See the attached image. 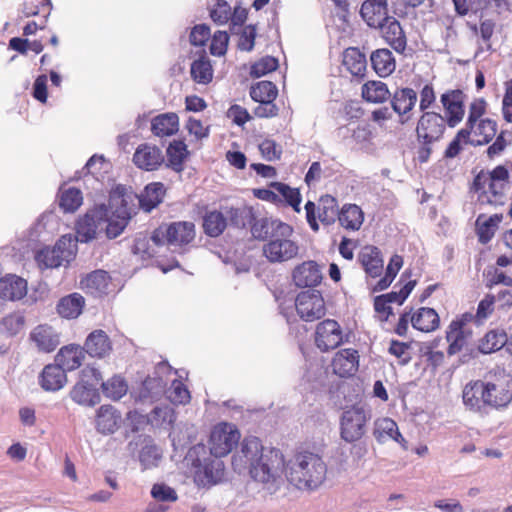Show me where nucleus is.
Returning <instances> with one entry per match:
<instances>
[{
	"label": "nucleus",
	"instance_id": "nucleus-1",
	"mask_svg": "<svg viewBox=\"0 0 512 512\" xmlns=\"http://www.w3.org/2000/svg\"><path fill=\"white\" fill-rule=\"evenodd\" d=\"M234 471L247 473L264 488L275 491L282 482L285 457L280 449L266 447L256 436H246L231 460Z\"/></svg>",
	"mask_w": 512,
	"mask_h": 512
},
{
	"label": "nucleus",
	"instance_id": "nucleus-2",
	"mask_svg": "<svg viewBox=\"0 0 512 512\" xmlns=\"http://www.w3.org/2000/svg\"><path fill=\"white\" fill-rule=\"evenodd\" d=\"M326 473V464L319 455L301 451L290 459L286 477L298 489L314 490L325 481Z\"/></svg>",
	"mask_w": 512,
	"mask_h": 512
},
{
	"label": "nucleus",
	"instance_id": "nucleus-3",
	"mask_svg": "<svg viewBox=\"0 0 512 512\" xmlns=\"http://www.w3.org/2000/svg\"><path fill=\"white\" fill-rule=\"evenodd\" d=\"M472 189L480 205L503 206L510 190L507 166L497 165L492 170L480 171L474 177Z\"/></svg>",
	"mask_w": 512,
	"mask_h": 512
},
{
	"label": "nucleus",
	"instance_id": "nucleus-4",
	"mask_svg": "<svg viewBox=\"0 0 512 512\" xmlns=\"http://www.w3.org/2000/svg\"><path fill=\"white\" fill-rule=\"evenodd\" d=\"M487 101L474 98L468 106L465 126L460 129V136L466 135L472 146H483L490 143L497 135V121L487 117Z\"/></svg>",
	"mask_w": 512,
	"mask_h": 512
},
{
	"label": "nucleus",
	"instance_id": "nucleus-5",
	"mask_svg": "<svg viewBox=\"0 0 512 512\" xmlns=\"http://www.w3.org/2000/svg\"><path fill=\"white\" fill-rule=\"evenodd\" d=\"M196 236L195 224L191 221L163 223L151 236L156 245H167L174 249H183L190 245Z\"/></svg>",
	"mask_w": 512,
	"mask_h": 512
},
{
	"label": "nucleus",
	"instance_id": "nucleus-6",
	"mask_svg": "<svg viewBox=\"0 0 512 512\" xmlns=\"http://www.w3.org/2000/svg\"><path fill=\"white\" fill-rule=\"evenodd\" d=\"M304 209L310 229L313 232H318L320 229L319 222L325 226L335 223L339 207L335 197L325 194L319 198L317 204L310 200L307 201Z\"/></svg>",
	"mask_w": 512,
	"mask_h": 512
},
{
	"label": "nucleus",
	"instance_id": "nucleus-7",
	"mask_svg": "<svg viewBox=\"0 0 512 512\" xmlns=\"http://www.w3.org/2000/svg\"><path fill=\"white\" fill-rule=\"evenodd\" d=\"M228 221L234 226L244 225L243 211L233 206H224L220 210L208 211L203 217L204 233L216 238L227 228Z\"/></svg>",
	"mask_w": 512,
	"mask_h": 512
},
{
	"label": "nucleus",
	"instance_id": "nucleus-8",
	"mask_svg": "<svg viewBox=\"0 0 512 512\" xmlns=\"http://www.w3.org/2000/svg\"><path fill=\"white\" fill-rule=\"evenodd\" d=\"M240 437V431L234 424L218 423L212 428L208 440L210 453L216 458L227 456L239 443Z\"/></svg>",
	"mask_w": 512,
	"mask_h": 512
},
{
	"label": "nucleus",
	"instance_id": "nucleus-9",
	"mask_svg": "<svg viewBox=\"0 0 512 512\" xmlns=\"http://www.w3.org/2000/svg\"><path fill=\"white\" fill-rule=\"evenodd\" d=\"M474 321V315L471 312H465L451 321L446 330V340L449 343L447 353L455 355L461 352L472 338V330L468 324Z\"/></svg>",
	"mask_w": 512,
	"mask_h": 512
},
{
	"label": "nucleus",
	"instance_id": "nucleus-10",
	"mask_svg": "<svg viewBox=\"0 0 512 512\" xmlns=\"http://www.w3.org/2000/svg\"><path fill=\"white\" fill-rule=\"evenodd\" d=\"M370 417L361 407L345 410L340 421L341 438L349 443L360 440L366 433V424Z\"/></svg>",
	"mask_w": 512,
	"mask_h": 512
},
{
	"label": "nucleus",
	"instance_id": "nucleus-11",
	"mask_svg": "<svg viewBox=\"0 0 512 512\" xmlns=\"http://www.w3.org/2000/svg\"><path fill=\"white\" fill-rule=\"evenodd\" d=\"M295 308L298 316L306 322L319 320L326 314L324 298L317 290L300 292L295 299Z\"/></svg>",
	"mask_w": 512,
	"mask_h": 512
},
{
	"label": "nucleus",
	"instance_id": "nucleus-12",
	"mask_svg": "<svg viewBox=\"0 0 512 512\" xmlns=\"http://www.w3.org/2000/svg\"><path fill=\"white\" fill-rule=\"evenodd\" d=\"M467 95L462 89H447L440 95L444 115L442 117L451 128L459 125L465 116Z\"/></svg>",
	"mask_w": 512,
	"mask_h": 512
},
{
	"label": "nucleus",
	"instance_id": "nucleus-13",
	"mask_svg": "<svg viewBox=\"0 0 512 512\" xmlns=\"http://www.w3.org/2000/svg\"><path fill=\"white\" fill-rule=\"evenodd\" d=\"M447 122L439 112H424L416 126L417 139L420 143L439 141L446 130Z\"/></svg>",
	"mask_w": 512,
	"mask_h": 512
},
{
	"label": "nucleus",
	"instance_id": "nucleus-14",
	"mask_svg": "<svg viewBox=\"0 0 512 512\" xmlns=\"http://www.w3.org/2000/svg\"><path fill=\"white\" fill-rule=\"evenodd\" d=\"M314 342L321 352L333 350L344 342L343 329L336 320L325 319L316 326Z\"/></svg>",
	"mask_w": 512,
	"mask_h": 512
},
{
	"label": "nucleus",
	"instance_id": "nucleus-15",
	"mask_svg": "<svg viewBox=\"0 0 512 512\" xmlns=\"http://www.w3.org/2000/svg\"><path fill=\"white\" fill-rule=\"evenodd\" d=\"M417 92L410 87L396 88L389 98L392 110L398 116V122L406 125L413 120L417 103Z\"/></svg>",
	"mask_w": 512,
	"mask_h": 512
},
{
	"label": "nucleus",
	"instance_id": "nucleus-16",
	"mask_svg": "<svg viewBox=\"0 0 512 512\" xmlns=\"http://www.w3.org/2000/svg\"><path fill=\"white\" fill-rule=\"evenodd\" d=\"M292 235L273 236L263 246L265 257L272 263L285 262L295 258L299 247L297 243L291 240Z\"/></svg>",
	"mask_w": 512,
	"mask_h": 512
},
{
	"label": "nucleus",
	"instance_id": "nucleus-17",
	"mask_svg": "<svg viewBox=\"0 0 512 512\" xmlns=\"http://www.w3.org/2000/svg\"><path fill=\"white\" fill-rule=\"evenodd\" d=\"M136 201L138 196L124 185L114 187L109 195V207L113 217H121L123 212L128 214V220H130L137 211Z\"/></svg>",
	"mask_w": 512,
	"mask_h": 512
},
{
	"label": "nucleus",
	"instance_id": "nucleus-18",
	"mask_svg": "<svg viewBox=\"0 0 512 512\" xmlns=\"http://www.w3.org/2000/svg\"><path fill=\"white\" fill-rule=\"evenodd\" d=\"M360 355L354 348H343L335 353L331 361V368L340 378L353 377L359 369Z\"/></svg>",
	"mask_w": 512,
	"mask_h": 512
},
{
	"label": "nucleus",
	"instance_id": "nucleus-19",
	"mask_svg": "<svg viewBox=\"0 0 512 512\" xmlns=\"http://www.w3.org/2000/svg\"><path fill=\"white\" fill-rule=\"evenodd\" d=\"M133 163L141 170L155 171L164 163V156L159 147L144 143L136 148Z\"/></svg>",
	"mask_w": 512,
	"mask_h": 512
},
{
	"label": "nucleus",
	"instance_id": "nucleus-20",
	"mask_svg": "<svg viewBox=\"0 0 512 512\" xmlns=\"http://www.w3.org/2000/svg\"><path fill=\"white\" fill-rule=\"evenodd\" d=\"M29 340L43 353H51L60 345L59 333L48 324L34 327L29 334Z\"/></svg>",
	"mask_w": 512,
	"mask_h": 512
},
{
	"label": "nucleus",
	"instance_id": "nucleus-21",
	"mask_svg": "<svg viewBox=\"0 0 512 512\" xmlns=\"http://www.w3.org/2000/svg\"><path fill=\"white\" fill-rule=\"evenodd\" d=\"M251 233L255 239L265 240L273 236L292 235L293 228L279 220H272L268 218L256 219L251 226Z\"/></svg>",
	"mask_w": 512,
	"mask_h": 512
},
{
	"label": "nucleus",
	"instance_id": "nucleus-22",
	"mask_svg": "<svg viewBox=\"0 0 512 512\" xmlns=\"http://www.w3.org/2000/svg\"><path fill=\"white\" fill-rule=\"evenodd\" d=\"M122 423V415L118 409L109 404L101 405L95 416L96 430L103 435L115 433Z\"/></svg>",
	"mask_w": 512,
	"mask_h": 512
},
{
	"label": "nucleus",
	"instance_id": "nucleus-23",
	"mask_svg": "<svg viewBox=\"0 0 512 512\" xmlns=\"http://www.w3.org/2000/svg\"><path fill=\"white\" fill-rule=\"evenodd\" d=\"M292 279L297 287H315L322 281V272L315 261H304L294 268Z\"/></svg>",
	"mask_w": 512,
	"mask_h": 512
},
{
	"label": "nucleus",
	"instance_id": "nucleus-24",
	"mask_svg": "<svg viewBox=\"0 0 512 512\" xmlns=\"http://www.w3.org/2000/svg\"><path fill=\"white\" fill-rule=\"evenodd\" d=\"M487 382L481 380L470 381L467 383L462 392L464 405L475 412H480L486 405Z\"/></svg>",
	"mask_w": 512,
	"mask_h": 512
},
{
	"label": "nucleus",
	"instance_id": "nucleus-25",
	"mask_svg": "<svg viewBox=\"0 0 512 512\" xmlns=\"http://www.w3.org/2000/svg\"><path fill=\"white\" fill-rule=\"evenodd\" d=\"M40 387L46 392H57L67 383L66 371L58 364H47L38 377Z\"/></svg>",
	"mask_w": 512,
	"mask_h": 512
},
{
	"label": "nucleus",
	"instance_id": "nucleus-26",
	"mask_svg": "<svg viewBox=\"0 0 512 512\" xmlns=\"http://www.w3.org/2000/svg\"><path fill=\"white\" fill-rule=\"evenodd\" d=\"M358 261L369 277L377 278L382 275L384 262L378 247L364 246L358 254Z\"/></svg>",
	"mask_w": 512,
	"mask_h": 512
},
{
	"label": "nucleus",
	"instance_id": "nucleus-27",
	"mask_svg": "<svg viewBox=\"0 0 512 512\" xmlns=\"http://www.w3.org/2000/svg\"><path fill=\"white\" fill-rule=\"evenodd\" d=\"M360 14L369 27L378 28L389 18L387 0H365Z\"/></svg>",
	"mask_w": 512,
	"mask_h": 512
},
{
	"label": "nucleus",
	"instance_id": "nucleus-28",
	"mask_svg": "<svg viewBox=\"0 0 512 512\" xmlns=\"http://www.w3.org/2000/svg\"><path fill=\"white\" fill-rule=\"evenodd\" d=\"M378 28L381 29L384 40L398 53L406 50L407 38L399 21L394 17H389Z\"/></svg>",
	"mask_w": 512,
	"mask_h": 512
},
{
	"label": "nucleus",
	"instance_id": "nucleus-29",
	"mask_svg": "<svg viewBox=\"0 0 512 512\" xmlns=\"http://www.w3.org/2000/svg\"><path fill=\"white\" fill-rule=\"evenodd\" d=\"M486 393L487 407L503 408L512 400V391L508 381L487 382Z\"/></svg>",
	"mask_w": 512,
	"mask_h": 512
},
{
	"label": "nucleus",
	"instance_id": "nucleus-30",
	"mask_svg": "<svg viewBox=\"0 0 512 512\" xmlns=\"http://www.w3.org/2000/svg\"><path fill=\"white\" fill-rule=\"evenodd\" d=\"M373 435L379 443L394 440L404 449H407V441L398 430L397 423L391 418H380L375 421Z\"/></svg>",
	"mask_w": 512,
	"mask_h": 512
},
{
	"label": "nucleus",
	"instance_id": "nucleus-31",
	"mask_svg": "<svg viewBox=\"0 0 512 512\" xmlns=\"http://www.w3.org/2000/svg\"><path fill=\"white\" fill-rule=\"evenodd\" d=\"M84 349L88 355L95 358H104L112 350V342L103 330H94L86 338Z\"/></svg>",
	"mask_w": 512,
	"mask_h": 512
},
{
	"label": "nucleus",
	"instance_id": "nucleus-32",
	"mask_svg": "<svg viewBox=\"0 0 512 512\" xmlns=\"http://www.w3.org/2000/svg\"><path fill=\"white\" fill-rule=\"evenodd\" d=\"M336 220L346 231H359L364 222V212L360 206L346 203L338 210Z\"/></svg>",
	"mask_w": 512,
	"mask_h": 512
},
{
	"label": "nucleus",
	"instance_id": "nucleus-33",
	"mask_svg": "<svg viewBox=\"0 0 512 512\" xmlns=\"http://www.w3.org/2000/svg\"><path fill=\"white\" fill-rule=\"evenodd\" d=\"M195 466L194 479L199 485L215 484L224 474V464L218 459H209L203 465Z\"/></svg>",
	"mask_w": 512,
	"mask_h": 512
},
{
	"label": "nucleus",
	"instance_id": "nucleus-34",
	"mask_svg": "<svg viewBox=\"0 0 512 512\" xmlns=\"http://www.w3.org/2000/svg\"><path fill=\"white\" fill-rule=\"evenodd\" d=\"M85 349L76 344L63 346L56 354L55 361L65 370L78 369L85 359Z\"/></svg>",
	"mask_w": 512,
	"mask_h": 512
},
{
	"label": "nucleus",
	"instance_id": "nucleus-35",
	"mask_svg": "<svg viewBox=\"0 0 512 512\" xmlns=\"http://www.w3.org/2000/svg\"><path fill=\"white\" fill-rule=\"evenodd\" d=\"M27 294V282L16 275H7L0 279V298L17 301Z\"/></svg>",
	"mask_w": 512,
	"mask_h": 512
},
{
	"label": "nucleus",
	"instance_id": "nucleus-36",
	"mask_svg": "<svg viewBox=\"0 0 512 512\" xmlns=\"http://www.w3.org/2000/svg\"><path fill=\"white\" fill-rule=\"evenodd\" d=\"M179 131V117L174 112L162 113L151 120V132L159 138L170 137Z\"/></svg>",
	"mask_w": 512,
	"mask_h": 512
},
{
	"label": "nucleus",
	"instance_id": "nucleus-37",
	"mask_svg": "<svg viewBox=\"0 0 512 512\" xmlns=\"http://www.w3.org/2000/svg\"><path fill=\"white\" fill-rule=\"evenodd\" d=\"M503 220V214L496 213L489 217L485 214L478 215L475 221V230L478 237V241L481 244L489 243L494 237L498 230L499 224Z\"/></svg>",
	"mask_w": 512,
	"mask_h": 512
},
{
	"label": "nucleus",
	"instance_id": "nucleus-38",
	"mask_svg": "<svg viewBox=\"0 0 512 512\" xmlns=\"http://www.w3.org/2000/svg\"><path fill=\"white\" fill-rule=\"evenodd\" d=\"M342 65L354 77L364 78L366 75V56L359 50V48H346L343 52Z\"/></svg>",
	"mask_w": 512,
	"mask_h": 512
},
{
	"label": "nucleus",
	"instance_id": "nucleus-39",
	"mask_svg": "<svg viewBox=\"0 0 512 512\" xmlns=\"http://www.w3.org/2000/svg\"><path fill=\"white\" fill-rule=\"evenodd\" d=\"M110 283L111 277L104 270H95L80 281L81 288L94 296L106 294Z\"/></svg>",
	"mask_w": 512,
	"mask_h": 512
},
{
	"label": "nucleus",
	"instance_id": "nucleus-40",
	"mask_svg": "<svg viewBox=\"0 0 512 512\" xmlns=\"http://www.w3.org/2000/svg\"><path fill=\"white\" fill-rule=\"evenodd\" d=\"M370 61L373 70L381 78L390 76L396 69V60L392 52L387 48L373 51Z\"/></svg>",
	"mask_w": 512,
	"mask_h": 512
},
{
	"label": "nucleus",
	"instance_id": "nucleus-41",
	"mask_svg": "<svg viewBox=\"0 0 512 512\" xmlns=\"http://www.w3.org/2000/svg\"><path fill=\"white\" fill-rule=\"evenodd\" d=\"M412 327L421 332L435 331L440 325L438 313L433 308L421 307L411 315Z\"/></svg>",
	"mask_w": 512,
	"mask_h": 512
},
{
	"label": "nucleus",
	"instance_id": "nucleus-42",
	"mask_svg": "<svg viewBox=\"0 0 512 512\" xmlns=\"http://www.w3.org/2000/svg\"><path fill=\"white\" fill-rule=\"evenodd\" d=\"M165 194L166 188L163 183L152 182L138 196V204L145 212H151L163 201Z\"/></svg>",
	"mask_w": 512,
	"mask_h": 512
},
{
	"label": "nucleus",
	"instance_id": "nucleus-43",
	"mask_svg": "<svg viewBox=\"0 0 512 512\" xmlns=\"http://www.w3.org/2000/svg\"><path fill=\"white\" fill-rule=\"evenodd\" d=\"M361 97L364 101L373 104H383L391 97L386 83L380 80H369L361 87Z\"/></svg>",
	"mask_w": 512,
	"mask_h": 512
},
{
	"label": "nucleus",
	"instance_id": "nucleus-44",
	"mask_svg": "<svg viewBox=\"0 0 512 512\" xmlns=\"http://www.w3.org/2000/svg\"><path fill=\"white\" fill-rule=\"evenodd\" d=\"M85 305L84 297L79 293H72L62 297L57 304V313L66 319H75L81 313Z\"/></svg>",
	"mask_w": 512,
	"mask_h": 512
},
{
	"label": "nucleus",
	"instance_id": "nucleus-45",
	"mask_svg": "<svg viewBox=\"0 0 512 512\" xmlns=\"http://www.w3.org/2000/svg\"><path fill=\"white\" fill-rule=\"evenodd\" d=\"M167 166L177 173L184 170V164L190 152L183 140L172 141L166 149Z\"/></svg>",
	"mask_w": 512,
	"mask_h": 512
},
{
	"label": "nucleus",
	"instance_id": "nucleus-46",
	"mask_svg": "<svg viewBox=\"0 0 512 512\" xmlns=\"http://www.w3.org/2000/svg\"><path fill=\"white\" fill-rule=\"evenodd\" d=\"M213 67L206 55H201L191 63L190 75L197 84L208 85L213 80Z\"/></svg>",
	"mask_w": 512,
	"mask_h": 512
},
{
	"label": "nucleus",
	"instance_id": "nucleus-47",
	"mask_svg": "<svg viewBox=\"0 0 512 512\" xmlns=\"http://www.w3.org/2000/svg\"><path fill=\"white\" fill-rule=\"evenodd\" d=\"M507 342V334L503 329L489 330L480 340L478 349L484 354L500 350Z\"/></svg>",
	"mask_w": 512,
	"mask_h": 512
},
{
	"label": "nucleus",
	"instance_id": "nucleus-48",
	"mask_svg": "<svg viewBox=\"0 0 512 512\" xmlns=\"http://www.w3.org/2000/svg\"><path fill=\"white\" fill-rule=\"evenodd\" d=\"M166 383L159 376H148L141 383L138 389V398L142 401H153L161 396L165 390Z\"/></svg>",
	"mask_w": 512,
	"mask_h": 512
},
{
	"label": "nucleus",
	"instance_id": "nucleus-49",
	"mask_svg": "<svg viewBox=\"0 0 512 512\" xmlns=\"http://www.w3.org/2000/svg\"><path fill=\"white\" fill-rule=\"evenodd\" d=\"M26 319L21 311H14L4 316L0 321V333L13 337L19 334L25 327Z\"/></svg>",
	"mask_w": 512,
	"mask_h": 512
},
{
	"label": "nucleus",
	"instance_id": "nucleus-50",
	"mask_svg": "<svg viewBox=\"0 0 512 512\" xmlns=\"http://www.w3.org/2000/svg\"><path fill=\"white\" fill-rule=\"evenodd\" d=\"M70 398L83 406H94L99 401L97 389L77 382L70 391Z\"/></svg>",
	"mask_w": 512,
	"mask_h": 512
},
{
	"label": "nucleus",
	"instance_id": "nucleus-51",
	"mask_svg": "<svg viewBox=\"0 0 512 512\" xmlns=\"http://www.w3.org/2000/svg\"><path fill=\"white\" fill-rule=\"evenodd\" d=\"M102 393L106 398L117 401L126 395L128 384L121 375H114L101 383Z\"/></svg>",
	"mask_w": 512,
	"mask_h": 512
},
{
	"label": "nucleus",
	"instance_id": "nucleus-52",
	"mask_svg": "<svg viewBox=\"0 0 512 512\" xmlns=\"http://www.w3.org/2000/svg\"><path fill=\"white\" fill-rule=\"evenodd\" d=\"M82 201H83L82 192L75 187L60 189V191H59V194H58L59 207L65 213L75 212L81 206Z\"/></svg>",
	"mask_w": 512,
	"mask_h": 512
},
{
	"label": "nucleus",
	"instance_id": "nucleus-53",
	"mask_svg": "<svg viewBox=\"0 0 512 512\" xmlns=\"http://www.w3.org/2000/svg\"><path fill=\"white\" fill-rule=\"evenodd\" d=\"M270 187H272L278 193V195H281L284 198L286 204L291 206L295 212L299 213L301 211L300 204L302 197L299 189L292 188L282 182H272Z\"/></svg>",
	"mask_w": 512,
	"mask_h": 512
},
{
	"label": "nucleus",
	"instance_id": "nucleus-54",
	"mask_svg": "<svg viewBox=\"0 0 512 512\" xmlns=\"http://www.w3.org/2000/svg\"><path fill=\"white\" fill-rule=\"evenodd\" d=\"M277 95L278 89L271 81H259L250 89V96L255 102L274 101Z\"/></svg>",
	"mask_w": 512,
	"mask_h": 512
},
{
	"label": "nucleus",
	"instance_id": "nucleus-55",
	"mask_svg": "<svg viewBox=\"0 0 512 512\" xmlns=\"http://www.w3.org/2000/svg\"><path fill=\"white\" fill-rule=\"evenodd\" d=\"M98 225L95 217L91 214H86L82 217L76 226L77 236L82 242H88L96 237Z\"/></svg>",
	"mask_w": 512,
	"mask_h": 512
},
{
	"label": "nucleus",
	"instance_id": "nucleus-56",
	"mask_svg": "<svg viewBox=\"0 0 512 512\" xmlns=\"http://www.w3.org/2000/svg\"><path fill=\"white\" fill-rule=\"evenodd\" d=\"M52 10L49 0H25L23 13L26 17L48 18Z\"/></svg>",
	"mask_w": 512,
	"mask_h": 512
},
{
	"label": "nucleus",
	"instance_id": "nucleus-57",
	"mask_svg": "<svg viewBox=\"0 0 512 512\" xmlns=\"http://www.w3.org/2000/svg\"><path fill=\"white\" fill-rule=\"evenodd\" d=\"M36 260L41 268H56L63 265V261L58 254L56 245L53 248H43L36 255Z\"/></svg>",
	"mask_w": 512,
	"mask_h": 512
},
{
	"label": "nucleus",
	"instance_id": "nucleus-58",
	"mask_svg": "<svg viewBox=\"0 0 512 512\" xmlns=\"http://www.w3.org/2000/svg\"><path fill=\"white\" fill-rule=\"evenodd\" d=\"M56 247L63 263H69L76 255L77 244L71 235L62 236L57 242Z\"/></svg>",
	"mask_w": 512,
	"mask_h": 512
},
{
	"label": "nucleus",
	"instance_id": "nucleus-59",
	"mask_svg": "<svg viewBox=\"0 0 512 512\" xmlns=\"http://www.w3.org/2000/svg\"><path fill=\"white\" fill-rule=\"evenodd\" d=\"M496 297L493 294H486L485 297L479 302L474 321L482 323L489 318L495 309Z\"/></svg>",
	"mask_w": 512,
	"mask_h": 512
},
{
	"label": "nucleus",
	"instance_id": "nucleus-60",
	"mask_svg": "<svg viewBox=\"0 0 512 512\" xmlns=\"http://www.w3.org/2000/svg\"><path fill=\"white\" fill-rule=\"evenodd\" d=\"M257 36V29L255 25H246L242 28L239 33L237 47L241 51H252L255 45V39Z\"/></svg>",
	"mask_w": 512,
	"mask_h": 512
},
{
	"label": "nucleus",
	"instance_id": "nucleus-61",
	"mask_svg": "<svg viewBox=\"0 0 512 512\" xmlns=\"http://www.w3.org/2000/svg\"><path fill=\"white\" fill-rule=\"evenodd\" d=\"M279 66L278 59L272 56H265L255 62L251 67V75L261 77L275 71Z\"/></svg>",
	"mask_w": 512,
	"mask_h": 512
},
{
	"label": "nucleus",
	"instance_id": "nucleus-62",
	"mask_svg": "<svg viewBox=\"0 0 512 512\" xmlns=\"http://www.w3.org/2000/svg\"><path fill=\"white\" fill-rule=\"evenodd\" d=\"M169 399L174 404H187L190 402V392L181 380L175 379L172 382Z\"/></svg>",
	"mask_w": 512,
	"mask_h": 512
},
{
	"label": "nucleus",
	"instance_id": "nucleus-63",
	"mask_svg": "<svg viewBox=\"0 0 512 512\" xmlns=\"http://www.w3.org/2000/svg\"><path fill=\"white\" fill-rule=\"evenodd\" d=\"M210 17L215 23L219 25L228 23L230 18H232V10L230 5L225 0H217L210 12Z\"/></svg>",
	"mask_w": 512,
	"mask_h": 512
},
{
	"label": "nucleus",
	"instance_id": "nucleus-64",
	"mask_svg": "<svg viewBox=\"0 0 512 512\" xmlns=\"http://www.w3.org/2000/svg\"><path fill=\"white\" fill-rule=\"evenodd\" d=\"M504 95L502 99V116L507 123H512V79L504 83Z\"/></svg>",
	"mask_w": 512,
	"mask_h": 512
}]
</instances>
